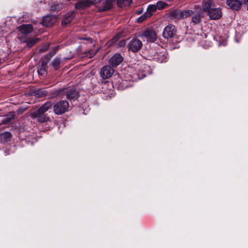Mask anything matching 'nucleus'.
Here are the masks:
<instances>
[{
  "mask_svg": "<svg viewBox=\"0 0 248 248\" xmlns=\"http://www.w3.org/2000/svg\"><path fill=\"white\" fill-rule=\"evenodd\" d=\"M66 95L67 99L75 100L79 96L78 92L75 89L70 87L65 88H60L51 93V98H54L59 95Z\"/></svg>",
  "mask_w": 248,
  "mask_h": 248,
  "instance_id": "obj_1",
  "label": "nucleus"
},
{
  "mask_svg": "<svg viewBox=\"0 0 248 248\" xmlns=\"http://www.w3.org/2000/svg\"><path fill=\"white\" fill-rule=\"evenodd\" d=\"M194 14V12L192 10L181 11L178 9H175L170 13V16L172 19L178 20L188 17Z\"/></svg>",
  "mask_w": 248,
  "mask_h": 248,
  "instance_id": "obj_2",
  "label": "nucleus"
},
{
  "mask_svg": "<svg viewBox=\"0 0 248 248\" xmlns=\"http://www.w3.org/2000/svg\"><path fill=\"white\" fill-rule=\"evenodd\" d=\"M69 107V104L68 101H60L53 106V111L57 115H61L66 112Z\"/></svg>",
  "mask_w": 248,
  "mask_h": 248,
  "instance_id": "obj_3",
  "label": "nucleus"
},
{
  "mask_svg": "<svg viewBox=\"0 0 248 248\" xmlns=\"http://www.w3.org/2000/svg\"><path fill=\"white\" fill-rule=\"evenodd\" d=\"M142 45V43L140 40L134 37L129 41L127 46L129 51L135 53L141 48Z\"/></svg>",
  "mask_w": 248,
  "mask_h": 248,
  "instance_id": "obj_4",
  "label": "nucleus"
},
{
  "mask_svg": "<svg viewBox=\"0 0 248 248\" xmlns=\"http://www.w3.org/2000/svg\"><path fill=\"white\" fill-rule=\"evenodd\" d=\"M118 73L114 69V67L110 65L103 66L100 70L101 78H111L112 76H116Z\"/></svg>",
  "mask_w": 248,
  "mask_h": 248,
  "instance_id": "obj_5",
  "label": "nucleus"
},
{
  "mask_svg": "<svg viewBox=\"0 0 248 248\" xmlns=\"http://www.w3.org/2000/svg\"><path fill=\"white\" fill-rule=\"evenodd\" d=\"M102 0H81L77 2L75 7L77 9L83 10L90 7L92 5L98 3Z\"/></svg>",
  "mask_w": 248,
  "mask_h": 248,
  "instance_id": "obj_6",
  "label": "nucleus"
},
{
  "mask_svg": "<svg viewBox=\"0 0 248 248\" xmlns=\"http://www.w3.org/2000/svg\"><path fill=\"white\" fill-rule=\"evenodd\" d=\"M177 29L174 25L170 24L164 29L162 35L166 39L174 37L176 35Z\"/></svg>",
  "mask_w": 248,
  "mask_h": 248,
  "instance_id": "obj_7",
  "label": "nucleus"
},
{
  "mask_svg": "<svg viewBox=\"0 0 248 248\" xmlns=\"http://www.w3.org/2000/svg\"><path fill=\"white\" fill-rule=\"evenodd\" d=\"M124 61V57L119 53L113 54L108 60V63L113 67H117Z\"/></svg>",
  "mask_w": 248,
  "mask_h": 248,
  "instance_id": "obj_8",
  "label": "nucleus"
},
{
  "mask_svg": "<svg viewBox=\"0 0 248 248\" xmlns=\"http://www.w3.org/2000/svg\"><path fill=\"white\" fill-rule=\"evenodd\" d=\"M142 36L145 37L147 42L154 43L157 39V34L155 32L151 29H146L142 33Z\"/></svg>",
  "mask_w": 248,
  "mask_h": 248,
  "instance_id": "obj_9",
  "label": "nucleus"
},
{
  "mask_svg": "<svg viewBox=\"0 0 248 248\" xmlns=\"http://www.w3.org/2000/svg\"><path fill=\"white\" fill-rule=\"evenodd\" d=\"M226 4L232 10L238 11L244 2L243 0H227Z\"/></svg>",
  "mask_w": 248,
  "mask_h": 248,
  "instance_id": "obj_10",
  "label": "nucleus"
},
{
  "mask_svg": "<svg viewBox=\"0 0 248 248\" xmlns=\"http://www.w3.org/2000/svg\"><path fill=\"white\" fill-rule=\"evenodd\" d=\"M210 19L211 20H217L222 16L221 9L220 8L213 7L208 13Z\"/></svg>",
  "mask_w": 248,
  "mask_h": 248,
  "instance_id": "obj_11",
  "label": "nucleus"
},
{
  "mask_svg": "<svg viewBox=\"0 0 248 248\" xmlns=\"http://www.w3.org/2000/svg\"><path fill=\"white\" fill-rule=\"evenodd\" d=\"M76 13L75 11H73L67 13L63 16L62 20L61 25L63 27H65L69 23L75 18Z\"/></svg>",
  "mask_w": 248,
  "mask_h": 248,
  "instance_id": "obj_12",
  "label": "nucleus"
},
{
  "mask_svg": "<svg viewBox=\"0 0 248 248\" xmlns=\"http://www.w3.org/2000/svg\"><path fill=\"white\" fill-rule=\"evenodd\" d=\"M114 79L115 88L119 90H124L130 86L128 84V82L130 81L129 80L123 78H114Z\"/></svg>",
  "mask_w": 248,
  "mask_h": 248,
  "instance_id": "obj_13",
  "label": "nucleus"
},
{
  "mask_svg": "<svg viewBox=\"0 0 248 248\" xmlns=\"http://www.w3.org/2000/svg\"><path fill=\"white\" fill-rule=\"evenodd\" d=\"M31 116L32 118H37L38 122L42 123L49 121V117L45 113H37L35 111L31 114Z\"/></svg>",
  "mask_w": 248,
  "mask_h": 248,
  "instance_id": "obj_14",
  "label": "nucleus"
},
{
  "mask_svg": "<svg viewBox=\"0 0 248 248\" xmlns=\"http://www.w3.org/2000/svg\"><path fill=\"white\" fill-rule=\"evenodd\" d=\"M115 0H106L103 4L99 6L98 10L99 12H104L110 10Z\"/></svg>",
  "mask_w": 248,
  "mask_h": 248,
  "instance_id": "obj_15",
  "label": "nucleus"
},
{
  "mask_svg": "<svg viewBox=\"0 0 248 248\" xmlns=\"http://www.w3.org/2000/svg\"><path fill=\"white\" fill-rule=\"evenodd\" d=\"M18 30L21 33L27 34L32 31V25L31 24H23L18 27Z\"/></svg>",
  "mask_w": 248,
  "mask_h": 248,
  "instance_id": "obj_16",
  "label": "nucleus"
},
{
  "mask_svg": "<svg viewBox=\"0 0 248 248\" xmlns=\"http://www.w3.org/2000/svg\"><path fill=\"white\" fill-rule=\"evenodd\" d=\"M56 19L51 16H46L43 17L42 20V24L46 27H49L52 25Z\"/></svg>",
  "mask_w": 248,
  "mask_h": 248,
  "instance_id": "obj_17",
  "label": "nucleus"
},
{
  "mask_svg": "<svg viewBox=\"0 0 248 248\" xmlns=\"http://www.w3.org/2000/svg\"><path fill=\"white\" fill-rule=\"evenodd\" d=\"M52 106V104L51 101H47L42 106H41L39 108L36 110V113H45L47 111H48L49 109L51 108Z\"/></svg>",
  "mask_w": 248,
  "mask_h": 248,
  "instance_id": "obj_18",
  "label": "nucleus"
},
{
  "mask_svg": "<svg viewBox=\"0 0 248 248\" xmlns=\"http://www.w3.org/2000/svg\"><path fill=\"white\" fill-rule=\"evenodd\" d=\"M15 115L13 112H9L8 115L4 117H1L0 125L6 124L15 119Z\"/></svg>",
  "mask_w": 248,
  "mask_h": 248,
  "instance_id": "obj_19",
  "label": "nucleus"
},
{
  "mask_svg": "<svg viewBox=\"0 0 248 248\" xmlns=\"http://www.w3.org/2000/svg\"><path fill=\"white\" fill-rule=\"evenodd\" d=\"M202 7L203 11L208 13L213 7L214 3L212 0H208L202 2Z\"/></svg>",
  "mask_w": 248,
  "mask_h": 248,
  "instance_id": "obj_20",
  "label": "nucleus"
},
{
  "mask_svg": "<svg viewBox=\"0 0 248 248\" xmlns=\"http://www.w3.org/2000/svg\"><path fill=\"white\" fill-rule=\"evenodd\" d=\"M12 136V135L10 132L6 131L1 133L0 134V141L2 142H6L10 141Z\"/></svg>",
  "mask_w": 248,
  "mask_h": 248,
  "instance_id": "obj_21",
  "label": "nucleus"
},
{
  "mask_svg": "<svg viewBox=\"0 0 248 248\" xmlns=\"http://www.w3.org/2000/svg\"><path fill=\"white\" fill-rule=\"evenodd\" d=\"M61 61V57L59 55L53 60L51 65L55 70H57L60 68Z\"/></svg>",
  "mask_w": 248,
  "mask_h": 248,
  "instance_id": "obj_22",
  "label": "nucleus"
},
{
  "mask_svg": "<svg viewBox=\"0 0 248 248\" xmlns=\"http://www.w3.org/2000/svg\"><path fill=\"white\" fill-rule=\"evenodd\" d=\"M39 41V39L38 38H27L23 41L26 43V45L28 47L31 48Z\"/></svg>",
  "mask_w": 248,
  "mask_h": 248,
  "instance_id": "obj_23",
  "label": "nucleus"
},
{
  "mask_svg": "<svg viewBox=\"0 0 248 248\" xmlns=\"http://www.w3.org/2000/svg\"><path fill=\"white\" fill-rule=\"evenodd\" d=\"M34 95L37 97H43L46 96L47 93L46 90L38 89L34 92Z\"/></svg>",
  "mask_w": 248,
  "mask_h": 248,
  "instance_id": "obj_24",
  "label": "nucleus"
},
{
  "mask_svg": "<svg viewBox=\"0 0 248 248\" xmlns=\"http://www.w3.org/2000/svg\"><path fill=\"white\" fill-rule=\"evenodd\" d=\"M202 15L200 13H197L192 17V21L195 24L200 23L202 21Z\"/></svg>",
  "mask_w": 248,
  "mask_h": 248,
  "instance_id": "obj_25",
  "label": "nucleus"
},
{
  "mask_svg": "<svg viewBox=\"0 0 248 248\" xmlns=\"http://www.w3.org/2000/svg\"><path fill=\"white\" fill-rule=\"evenodd\" d=\"M120 38V35L118 34L116 35L111 39L108 41L107 45L108 46H113L116 42L118 41Z\"/></svg>",
  "mask_w": 248,
  "mask_h": 248,
  "instance_id": "obj_26",
  "label": "nucleus"
},
{
  "mask_svg": "<svg viewBox=\"0 0 248 248\" xmlns=\"http://www.w3.org/2000/svg\"><path fill=\"white\" fill-rule=\"evenodd\" d=\"M109 78H101V82L103 84V87H105L107 84H109L110 87H114V81L108 80Z\"/></svg>",
  "mask_w": 248,
  "mask_h": 248,
  "instance_id": "obj_27",
  "label": "nucleus"
},
{
  "mask_svg": "<svg viewBox=\"0 0 248 248\" xmlns=\"http://www.w3.org/2000/svg\"><path fill=\"white\" fill-rule=\"evenodd\" d=\"M132 2V0H117L119 6L129 5Z\"/></svg>",
  "mask_w": 248,
  "mask_h": 248,
  "instance_id": "obj_28",
  "label": "nucleus"
},
{
  "mask_svg": "<svg viewBox=\"0 0 248 248\" xmlns=\"http://www.w3.org/2000/svg\"><path fill=\"white\" fill-rule=\"evenodd\" d=\"M156 6L155 5H149L147 8L146 12H145L146 14H149L151 15V16H152V13L155 12L156 10Z\"/></svg>",
  "mask_w": 248,
  "mask_h": 248,
  "instance_id": "obj_29",
  "label": "nucleus"
},
{
  "mask_svg": "<svg viewBox=\"0 0 248 248\" xmlns=\"http://www.w3.org/2000/svg\"><path fill=\"white\" fill-rule=\"evenodd\" d=\"M151 17V15L149 14H146L145 13L143 15L141 16L137 19V22L138 23H142L145 21L147 18Z\"/></svg>",
  "mask_w": 248,
  "mask_h": 248,
  "instance_id": "obj_30",
  "label": "nucleus"
},
{
  "mask_svg": "<svg viewBox=\"0 0 248 248\" xmlns=\"http://www.w3.org/2000/svg\"><path fill=\"white\" fill-rule=\"evenodd\" d=\"M62 8V6L58 3H53L51 6V11L58 12Z\"/></svg>",
  "mask_w": 248,
  "mask_h": 248,
  "instance_id": "obj_31",
  "label": "nucleus"
},
{
  "mask_svg": "<svg viewBox=\"0 0 248 248\" xmlns=\"http://www.w3.org/2000/svg\"><path fill=\"white\" fill-rule=\"evenodd\" d=\"M51 59V57H50L48 55L46 54L42 60L41 63H42V65H47V63L49 62Z\"/></svg>",
  "mask_w": 248,
  "mask_h": 248,
  "instance_id": "obj_32",
  "label": "nucleus"
},
{
  "mask_svg": "<svg viewBox=\"0 0 248 248\" xmlns=\"http://www.w3.org/2000/svg\"><path fill=\"white\" fill-rule=\"evenodd\" d=\"M47 65H43L41 63V65L40 68L38 70V73L39 76H43L46 72V67Z\"/></svg>",
  "mask_w": 248,
  "mask_h": 248,
  "instance_id": "obj_33",
  "label": "nucleus"
},
{
  "mask_svg": "<svg viewBox=\"0 0 248 248\" xmlns=\"http://www.w3.org/2000/svg\"><path fill=\"white\" fill-rule=\"evenodd\" d=\"M166 5V3H165L163 1H159L156 3V4L155 6H156V9L161 10V9H163V8H164Z\"/></svg>",
  "mask_w": 248,
  "mask_h": 248,
  "instance_id": "obj_34",
  "label": "nucleus"
},
{
  "mask_svg": "<svg viewBox=\"0 0 248 248\" xmlns=\"http://www.w3.org/2000/svg\"><path fill=\"white\" fill-rule=\"evenodd\" d=\"M97 52L98 50L94 51L92 50H91L85 53V56L91 58L93 57L97 53Z\"/></svg>",
  "mask_w": 248,
  "mask_h": 248,
  "instance_id": "obj_35",
  "label": "nucleus"
},
{
  "mask_svg": "<svg viewBox=\"0 0 248 248\" xmlns=\"http://www.w3.org/2000/svg\"><path fill=\"white\" fill-rule=\"evenodd\" d=\"M79 39L80 40H86L88 41L90 43H92L93 41V39L91 37H81L79 38Z\"/></svg>",
  "mask_w": 248,
  "mask_h": 248,
  "instance_id": "obj_36",
  "label": "nucleus"
},
{
  "mask_svg": "<svg viewBox=\"0 0 248 248\" xmlns=\"http://www.w3.org/2000/svg\"><path fill=\"white\" fill-rule=\"evenodd\" d=\"M58 50V47H56L53 50L48 53L47 55H48L50 57L52 58L53 56L55 55Z\"/></svg>",
  "mask_w": 248,
  "mask_h": 248,
  "instance_id": "obj_37",
  "label": "nucleus"
},
{
  "mask_svg": "<svg viewBox=\"0 0 248 248\" xmlns=\"http://www.w3.org/2000/svg\"><path fill=\"white\" fill-rule=\"evenodd\" d=\"M126 40L124 39L123 40L120 41L118 45V47H123L126 45Z\"/></svg>",
  "mask_w": 248,
  "mask_h": 248,
  "instance_id": "obj_38",
  "label": "nucleus"
},
{
  "mask_svg": "<svg viewBox=\"0 0 248 248\" xmlns=\"http://www.w3.org/2000/svg\"><path fill=\"white\" fill-rule=\"evenodd\" d=\"M142 12H143V9L141 8H140L135 12V13L137 15H139L141 14L142 13Z\"/></svg>",
  "mask_w": 248,
  "mask_h": 248,
  "instance_id": "obj_39",
  "label": "nucleus"
},
{
  "mask_svg": "<svg viewBox=\"0 0 248 248\" xmlns=\"http://www.w3.org/2000/svg\"><path fill=\"white\" fill-rule=\"evenodd\" d=\"M115 82L114 83V85H115ZM103 88H107L109 90H111L112 88H115V86H114V87H109V84H107L105 87H103Z\"/></svg>",
  "mask_w": 248,
  "mask_h": 248,
  "instance_id": "obj_40",
  "label": "nucleus"
},
{
  "mask_svg": "<svg viewBox=\"0 0 248 248\" xmlns=\"http://www.w3.org/2000/svg\"><path fill=\"white\" fill-rule=\"evenodd\" d=\"M160 57H162V59L161 61V62H166V59H167V57L164 55H162L160 56Z\"/></svg>",
  "mask_w": 248,
  "mask_h": 248,
  "instance_id": "obj_41",
  "label": "nucleus"
},
{
  "mask_svg": "<svg viewBox=\"0 0 248 248\" xmlns=\"http://www.w3.org/2000/svg\"><path fill=\"white\" fill-rule=\"evenodd\" d=\"M244 4L247 6V10H248V0H243Z\"/></svg>",
  "mask_w": 248,
  "mask_h": 248,
  "instance_id": "obj_42",
  "label": "nucleus"
},
{
  "mask_svg": "<svg viewBox=\"0 0 248 248\" xmlns=\"http://www.w3.org/2000/svg\"><path fill=\"white\" fill-rule=\"evenodd\" d=\"M46 49H47L46 48V49H43V48H41V49H40V51H41V52H45V51H46Z\"/></svg>",
  "mask_w": 248,
  "mask_h": 248,
  "instance_id": "obj_43",
  "label": "nucleus"
},
{
  "mask_svg": "<svg viewBox=\"0 0 248 248\" xmlns=\"http://www.w3.org/2000/svg\"><path fill=\"white\" fill-rule=\"evenodd\" d=\"M143 78H144L145 77V75H143Z\"/></svg>",
  "mask_w": 248,
  "mask_h": 248,
  "instance_id": "obj_44",
  "label": "nucleus"
}]
</instances>
